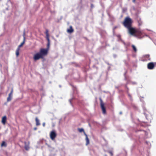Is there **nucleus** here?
<instances>
[{"mask_svg":"<svg viewBox=\"0 0 156 156\" xmlns=\"http://www.w3.org/2000/svg\"><path fill=\"white\" fill-rule=\"evenodd\" d=\"M50 135V138L52 140H53L56 136V133L54 131H51Z\"/></svg>","mask_w":156,"mask_h":156,"instance_id":"nucleus-6","label":"nucleus"},{"mask_svg":"<svg viewBox=\"0 0 156 156\" xmlns=\"http://www.w3.org/2000/svg\"><path fill=\"white\" fill-rule=\"evenodd\" d=\"M25 37H24V39H23V41L19 46L18 47V48H20V47H22L23 46V45L25 43Z\"/></svg>","mask_w":156,"mask_h":156,"instance_id":"nucleus-13","label":"nucleus"},{"mask_svg":"<svg viewBox=\"0 0 156 156\" xmlns=\"http://www.w3.org/2000/svg\"><path fill=\"white\" fill-rule=\"evenodd\" d=\"M47 40L48 41V42L47 44V48L46 49H48V50L49 49L50 45V40L49 39H47Z\"/></svg>","mask_w":156,"mask_h":156,"instance_id":"nucleus-16","label":"nucleus"},{"mask_svg":"<svg viewBox=\"0 0 156 156\" xmlns=\"http://www.w3.org/2000/svg\"><path fill=\"white\" fill-rule=\"evenodd\" d=\"M25 148L26 150H28L29 147L28 145H26L25 147Z\"/></svg>","mask_w":156,"mask_h":156,"instance_id":"nucleus-20","label":"nucleus"},{"mask_svg":"<svg viewBox=\"0 0 156 156\" xmlns=\"http://www.w3.org/2000/svg\"><path fill=\"white\" fill-rule=\"evenodd\" d=\"M12 93L13 89H12L11 92L9 94L8 97L7 98V101L8 102L12 100Z\"/></svg>","mask_w":156,"mask_h":156,"instance_id":"nucleus-8","label":"nucleus"},{"mask_svg":"<svg viewBox=\"0 0 156 156\" xmlns=\"http://www.w3.org/2000/svg\"><path fill=\"white\" fill-rule=\"evenodd\" d=\"M117 28V27H114V29H115Z\"/></svg>","mask_w":156,"mask_h":156,"instance_id":"nucleus-28","label":"nucleus"},{"mask_svg":"<svg viewBox=\"0 0 156 156\" xmlns=\"http://www.w3.org/2000/svg\"><path fill=\"white\" fill-rule=\"evenodd\" d=\"M131 46L134 51L136 52L137 51V49L136 47L133 44Z\"/></svg>","mask_w":156,"mask_h":156,"instance_id":"nucleus-18","label":"nucleus"},{"mask_svg":"<svg viewBox=\"0 0 156 156\" xmlns=\"http://www.w3.org/2000/svg\"><path fill=\"white\" fill-rule=\"evenodd\" d=\"M147 68L149 69H153L155 66V64L152 62L149 63L147 64Z\"/></svg>","mask_w":156,"mask_h":156,"instance_id":"nucleus-7","label":"nucleus"},{"mask_svg":"<svg viewBox=\"0 0 156 156\" xmlns=\"http://www.w3.org/2000/svg\"><path fill=\"white\" fill-rule=\"evenodd\" d=\"M37 129V127H35V128H34V130H36Z\"/></svg>","mask_w":156,"mask_h":156,"instance_id":"nucleus-26","label":"nucleus"},{"mask_svg":"<svg viewBox=\"0 0 156 156\" xmlns=\"http://www.w3.org/2000/svg\"><path fill=\"white\" fill-rule=\"evenodd\" d=\"M43 126L44 127L45 126V123L44 122V123H43Z\"/></svg>","mask_w":156,"mask_h":156,"instance_id":"nucleus-24","label":"nucleus"},{"mask_svg":"<svg viewBox=\"0 0 156 156\" xmlns=\"http://www.w3.org/2000/svg\"><path fill=\"white\" fill-rule=\"evenodd\" d=\"M20 48H17L16 51V55L17 57H18L19 54V51Z\"/></svg>","mask_w":156,"mask_h":156,"instance_id":"nucleus-15","label":"nucleus"},{"mask_svg":"<svg viewBox=\"0 0 156 156\" xmlns=\"http://www.w3.org/2000/svg\"><path fill=\"white\" fill-rule=\"evenodd\" d=\"M36 124V126H38L40 125L39 120L37 117L35 118Z\"/></svg>","mask_w":156,"mask_h":156,"instance_id":"nucleus-11","label":"nucleus"},{"mask_svg":"<svg viewBox=\"0 0 156 156\" xmlns=\"http://www.w3.org/2000/svg\"><path fill=\"white\" fill-rule=\"evenodd\" d=\"M78 130L81 133L83 132L84 134V133H85L84 129L82 128H78Z\"/></svg>","mask_w":156,"mask_h":156,"instance_id":"nucleus-19","label":"nucleus"},{"mask_svg":"<svg viewBox=\"0 0 156 156\" xmlns=\"http://www.w3.org/2000/svg\"><path fill=\"white\" fill-rule=\"evenodd\" d=\"M48 52V49L41 48L40 49L39 53L43 58L44 56L46 55H47Z\"/></svg>","mask_w":156,"mask_h":156,"instance_id":"nucleus-4","label":"nucleus"},{"mask_svg":"<svg viewBox=\"0 0 156 156\" xmlns=\"http://www.w3.org/2000/svg\"><path fill=\"white\" fill-rule=\"evenodd\" d=\"M100 106L102 110V112L103 114H105L106 113V110L105 108V106L104 103L101 98H100Z\"/></svg>","mask_w":156,"mask_h":156,"instance_id":"nucleus-3","label":"nucleus"},{"mask_svg":"<svg viewBox=\"0 0 156 156\" xmlns=\"http://www.w3.org/2000/svg\"><path fill=\"white\" fill-rule=\"evenodd\" d=\"M84 135L86 136V145H87L89 144V140L87 137V134L85 133H84Z\"/></svg>","mask_w":156,"mask_h":156,"instance_id":"nucleus-10","label":"nucleus"},{"mask_svg":"<svg viewBox=\"0 0 156 156\" xmlns=\"http://www.w3.org/2000/svg\"><path fill=\"white\" fill-rule=\"evenodd\" d=\"M43 58V57L41 56L39 52L35 54L34 55L33 57L34 60L35 61L39 60L40 58Z\"/></svg>","mask_w":156,"mask_h":156,"instance_id":"nucleus-5","label":"nucleus"},{"mask_svg":"<svg viewBox=\"0 0 156 156\" xmlns=\"http://www.w3.org/2000/svg\"><path fill=\"white\" fill-rule=\"evenodd\" d=\"M73 29L72 27L71 26L70 27L69 29H68L67 30V31L68 33H71L73 32Z\"/></svg>","mask_w":156,"mask_h":156,"instance_id":"nucleus-12","label":"nucleus"},{"mask_svg":"<svg viewBox=\"0 0 156 156\" xmlns=\"http://www.w3.org/2000/svg\"><path fill=\"white\" fill-rule=\"evenodd\" d=\"M136 0H133V2L135 3V2Z\"/></svg>","mask_w":156,"mask_h":156,"instance_id":"nucleus-25","label":"nucleus"},{"mask_svg":"<svg viewBox=\"0 0 156 156\" xmlns=\"http://www.w3.org/2000/svg\"><path fill=\"white\" fill-rule=\"evenodd\" d=\"M127 29L129 33L130 34L139 38H141L142 37L143 33L140 30L133 27L132 26Z\"/></svg>","mask_w":156,"mask_h":156,"instance_id":"nucleus-1","label":"nucleus"},{"mask_svg":"<svg viewBox=\"0 0 156 156\" xmlns=\"http://www.w3.org/2000/svg\"><path fill=\"white\" fill-rule=\"evenodd\" d=\"M128 96L130 97V98H131V95L129 94V93H128Z\"/></svg>","mask_w":156,"mask_h":156,"instance_id":"nucleus-23","label":"nucleus"},{"mask_svg":"<svg viewBox=\"0 0 156 156\" xmlns=\"http://www.w3.org/2000/svg\"><path fill=\"white\" fill-rule=\"evenodd\" d=\"M155 64H156V63H155Z\"/></svg>","mask_w":156,"mask_h":156,"instance_id":"nucleus-29","label":"nucleus"},{"mask_svg":"<svg viewBox=\"0 0 156 156\" xmlns=\"http://www.w3.org/2000/svg\"><path fill=\"white\" fill-rule=\"evenodd\" d=\"M1 147L4 146L6 147L7 146V144L5 141H3L1 144Z\"/></svg>","mask_w":156,"mask_h":156,"instance_id":"nucleus-17","label":"nucleus"},{"mask_svg":"<svg viewBox=\"0 0 156 156\" xmlns=\"http://www.w3.org/2000/svg\"><path fill=\"white\" fill-rule=\"evenodd\" d=\"M7 120V117L6 116H4L2 118V122L3 124L5 125L6 124Z\"/></svg>","mask_w":156,"mask_h":156,"instance_id":"nucleus-9","label":"nucleus"},{"mask_svg":"<svg viewBox=\"0 0 156 156\" xmlns=\"http://www.w3.org/2000/svg\"><path fill=\"white\" fill-rule=\"evenodd\" d=\"M45 33L46 35L47 39H49V34L48 33V30H46Z\"/></svg>","mask_w":156,"mask_h":156,"instance_id":"nucleus-14","label":"nucleus"},{"mask_svg":"<svg viewBox=\"0 0 156 156\" xmlns=\"http://www.w3.org/2000/svg\"><path fill=\"white\" fill-rule=\"evenodd\" d=\"M108 153L110 154L111 155V156H113V153L112 152V151H110L108 152Z\"/></svg>","mask_w":156,"mask_h":156,"instance_id":"nucleus-21","label":"nucleus"},{"mask_svg":"<svg viewBox=\"0 0 156 156\" xmlns=\"http://www.w3.org/2000/svg\"><path fill=\"white\" fill-rule=\"evenodd\" d=\"M94 7V5L93 4H91V8H93V7Z\"/></svg>","mask_w":156,"mask_h":156,"instance_id":"nucleus-22","label":"nucleus"},{"mask_svg":"<svg viewBox=\"0 0 156 156\" xmlns=\"http://www.w3.org/2000/svg\"><path fill=\"white\" fill-rule=\"evenodd\" d=\"M132 20L129 17H127L125 18L122 24L126 28H128L132 26Z\"/></svg>","mask_w":156,"mask_h":156,"instance_id":"nucleus-2","label":"nucleus"},{"mask_svg":"<svg viewBox=\"0 0 156 156\" xmlns=\"http://www.w3.org/2000/svg\"><path fill=\"white\" fill-rule=\"evenodd\" d=\"M104 156H107V155L106 154H105Z\"/></svg>","mask_w":156,"mask_h":156,"instance_id":"nucleus-27","label":"nucleus"}]
</instances>
